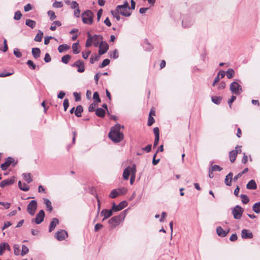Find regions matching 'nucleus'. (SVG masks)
Here are the masks:
<instances>
[{"mask_svg":"<svg viewBox=\"0 0 260 260\" xmlns=\"http://www.w3.org/2000/svg\"><path fill=\"white\" fill-rule=\"evenodd\" d=\"M119 124H116L113 126L109 133V138L115 143L121 142L123 139V134L120 132L121 128H123Z\"/></svg>","mask_w":260,"mask_h":260,"instance_id":"f257e3e1","label":"nucleus"},{"mask_svg":"<svg viewBox=\"0 0 260 260\" xmlns=\"http://www.w3.org/2000/svg\"><path fill=\"white\" fill-rule=\"evenodd\" d=\"M116 9L123 16L128 17L131 15L132 13L129 11L131 8L126 1L123 5H118Z\"/></svg>","mask_w":260,"mask_h":260,"instance_id":"f03ea898","label":"nucleus"},{"mask_svg":"<svg viewBox=\"0 0 260 260\" xmlns=\"http://www.w3.org/2000/svg\"><path fill=\"white\" fill-rule=\"evenodd\" d=\"M94 14L90 10L85 11L82 14V20L83 23L91 25L93 21Z\"/></svg>","mask_w":260,"mask_h":260,"instance_id":"7ed1b4c3","label":"nucleus"},{"mask_svg":"<svg viewBox=\"0 0 260 260\" xmlns=\"http://www.w3.org/2000/svg\"><path fill=\"white\" fill-rule=\"evenodd\" d=\"M125 211H124L123 214L118 216H114L109 220V223L111 225L112 228H115L119 224L122 220L125 217Z\"/></svg>","mask_w":260,"mask_h":260,"instance_id":"20e7f679","label":"nucleus"},{"mask_svg":"<svg viewBox=\"0 0 260 260\" xmlns=\"http://www.w3.org/2000/svg\"><path fill=\"white\" fill-rule=\"evenodd\" d=\"M243 209L239 205H236L232 209V214L236 219H240L242 216Z\"/></svg>","mask_w":260,"mask_h":260,"instance_id":"39448f33","label":"nucleus"},{"mask_svg":"<svg viewBox=\"0 0 260 260\" xmlns=\"http://www.w3.org/2000/svg\"><path fill=\"white\" fill-rule=\"evenodd\" d=\"M230 89L233 94L236 95H239L242 92L241 86L236 82H233L231 84Z\"/></svg>","mask_w":260,"mask_h":260,"instance_id":"423d86ee","label":"nucleus"},{"mask_svg":"<svg viewBox=\"0 0 260 260\" xmlns=\"http://www.w3.org/2000/svg\"><path fill=\"white\" fill-rule=\"evenodd\" d=\"M38 205L36 200H32L27 206V212L31 216L35 215L37 209Z\"/></svg>","mask_w":260,"mask_h":260,"instance_id":"0eeeda50","label":"nucleus"},{"mask_svg":"<svg viewBox=\"0 0 260 260\" xmlns=\"http://www.w3.org/2000/svg\"><path fill=\"white\" fill-rule=\"evenodd\" d=\"M99 54L100 55H102L104 54H105L108 50L109 49V45L108 43L106 42H104L103 41H102L100 42V44L99 46Z\"/></svg>","mask_w":260,"mask_h":260,"instance_id":"6e6552de","label":"nucleus"},{"mask_svg":"<svg viewBox=\"0 0 260 260\" xmlns=\"http://www.w3.org/2000/svg\"><path fill=\"white\" fill-rule=\"evenodd\" d=\"M126 192V189L125 188L118 189H113L111 191L110 194H109V197L111 198L114 199L121 194L125 193Z\"/></svg>","mask_w":260,"mask_h":260,"instance_id":"1a4fd4ad","label":"nucleus"},{"mask_svg":"<svg viewBox=\"0 0 260 260\" xmlns=\"http://www.w3.org/2000/svg\"><path fill=\"white\" fill-rule=\"evenodd\" d=\"M127 206V203L125 201L121 202L118 205H116L114 203L112 204V210L114 212L120 211Z\"/></svg>","mask_w":260,"mask_h":260,"instance_id":"9d476101","label":"nucleus"},{"mask_svg":"<svg viewBox=\"0 0 260 260\" xmlns=\"http://www.w3.org/2000/svg\"><path fill=\"white\" fill-rule=\"evenodd\" d=\"M194 20L190 17H185L182 21V26L184 28H188L192 26L193 24Z\"/></svg>","mask_w":260,"mask_h":260,"instance_id":"9b49d317","label":"nucleus"},{"mask_svg":"<svg viewBox=\"0 0 260 260\" xmlns=\"http://www.w3.org/2000/svg\"><path fill=\"white\" fill-rule=\"evenodd\" d=\"M72 67L78 68L77 71L79 73H83L85 71L84 62L81 60L76 61L74 64H72Z\"/></svg>","mask_w":260,"mask_h":260,"instance_id":"f8f14e48","label":"nucleus"},{"mask_svg":"<svg viewBox=\"0 0 260 260\" xmlns=\"http://www.w3.org/2000/svg\"><path fill=\"white\" fill-rule=\"evenodd\" d=\"M45 217V213L43 210H41L37 214L36 217L33 220L35 221L36 224L41 223L44 220Z\"/></svg>","mask_w":260,"mask_h":260,"instance_id":"ddd939ff","label":"nucleus"},{"mask_svg":"<svg viewBox=\"0 0 260 260\" xmlns=\"http://www.w3.org/2000/svg\"><path fill=\"white\" fill-rule=\"evenodd\" d=\"M103 38L102 36L100 35H95L93 36H91V40L93 45L95 47L99 46L100 42L103 41Z\"/></svg>","mask_w":260,"mask_h":260,"instance_id":"4468645a","label":"nucleus"},{"mask_svg":"<svg viewBox=\"0 0 260 260\" xmlns=\"http://www.w3.org/2000/svg\"><path fill=\"white\" fill-rule=\"evenodd\" d=\"M68 236L67 232L64 230H60L56 233V238L59 241H62Z\"/></svg>","mask_w":260,"mask_h":260,"instance_id":"2eb2a0df","label":"nucleus"},{"mask_svg":"<svg viewBox=\"0 0 260 260\" xmlns=\"http://www.w3.org/2000/svg\"><path fill=\"white\" fill-rule=\"evenodd\" d=\"M133 170V166L131 167H126L123 173V177L125 180H128L129 178V176L131 175L132 174Z\"/></svg>","mask_w":260,"mask_h":260,"instance_id":"dca6fc26","label":"nucleus"},{"mask_svg":"<svg viewBox=\"0 0 260 260\" xmlns=\"http://www.w3.org/2000/svg\"><path fill=\"white\" fill-rule=\"evenodd\" d=\"M241 237L243 239H252L253 238L252 233L248 230L243 229L241 231Z\"/></svg>","mask_w":260,"mask_h":260,"instance_id":"f3484780","label":"nucleus"},{"mask_svg":"<svg viewBox=\"0 0 260 260\" xmlns=\"http://www.w3.org/2000/svg\"><path fill=\"white\" fill-rule=\"evenodd\" d=\"M14 161V159L12 157H9L6 161L1 164V168L3 170H6L7 168L9 167L12 162Z\"/></svg>","mask_w":260,"mask_h":260,"instance_id":"a211bd4d","label":"nucleus"},{"mask_svg":"<svg viewBox=\"0 0 260 260\" xmlns=\"http://www.w3.org/2000/svg\"><path fill=\"white\" fill-rule=\"evenodd\" d=\"M229 232V229L227 231H226L225 230H223V229L220 226H217L216 228L217 234L221 237H225L228 235Z\"/></svg>","mask_w":260,"mask_h":260,"instance_id":"6ab92c4d","label":"nucleus"},{"mask_svg":"<svg viewBox=\"0 0 260 260\" xmlns=\"http://www.w3.org/2000/svg\"><path fill=\"white\" fill-rule=\"evenodd\" d=\"M113 211H114L113 210H112V208L111 209V210H109L107 209H103L101 212V214L104 216L103 220H104L105 219L110 217L113 214Z\"/></svg>","mask_w":260,"mask_h":260,"instance_id":"aec40b11","label":"nucleus"},{"mask_svg":"<svg viewBox=\"0 0 260 260\" xmlns=\"http://www.w3.org/2000/svg\"><path fill=\"white\" fill-rule=\"evenodd\" d=\"M59 223V221L56 218H53L50 223L49 232H51Z\"/></svg>","mask_w":260,"mask_h":260,"instance_id":"412c9836","label":"nucleus"},{"mask_svg":"<svg viewBox=\"0 0 260 260\" xmlns=\"http://www.w3.org/2000/svg\"><path fill=\"white\" fill-rule=\"evenodd\" d=\"M233 173L230 172L225 176L224 182L226 185L229 186L232 185V180L233 179Z\"/></svg>","mask_w":260,"mask_h":260,"instance_id":"4be33fe9","label":"nucleus"},{"mask_svg":"<svg viewBox=\"0 0 260 260\" xmlns=\"http://www.w3.org/2000/svg\"><path fill=\"white\" fill-rule=\"evenodd\" d=\"M14 182V179H7L2 181L0 183V186L1 187H4L6 186L11 185Z\"/></svg>","mask_w":260,"mask_h":260,"instance_id":"5701e85b","label":"nucleus"},{"mask_svg":"<svg viewBox=\"0 0 260 260\" xmlns=\"http://www.w3.org/2000/svg\"><path fill=\"white\" fill-rule=\"evenodd\" d=\"M31 52L34 57L37 59L40 56L41 50L38 48H33Z\"/></svg>","mask_w":260,"mask_h":260,"instance_id":"b1692460","label":"nucleus"},{"mask_svg":"<svg viewBox=\"0 0 260 260\" xmlns=\"http://www.w3.org/2000/svg\"><path fill=\"white\" fill-rule=\"evenodd\" d=\"M247 188L249 189H255L256 188V184L254 180H251L246 185Z\"/></svg>","mask_w":260,"mask_h":260,"instance_id":"393cba45","label":"nucleus"},{"mask_svg":"<svg viewBox=\"0 0 260 260\" xmlns=\"http://www.w3.org/2000/svg\"><path fill=\"white\" fill-rule=\"evenodd\" d=\"M136 172H137L136 166L135 164H134L133 165V170L132 174L131 175V177L130 179V183L131 185H132L134 183V181L135 180Z\"/></svg>","mask_w":260,"mask_h":260,"instance_id":"a878e982","label":"nucleus"},{"mask_svg":"<svg viewBox=\"0 0 260 260\" xmlns=\"http://www.w3.org/2000/svg\"><path fill=\"white\" fill-rule=\"evenodd\" d=\"M18 186L19 188L24 191H27L29 190V186L25 183H22L20 181L18 182Z\"/></svg>","mask_w":260,"mask_h":260,"instance_id":"bb28decb","label":"nucleus"},{"mask_svg":"<svg viewBox=\"0 0 260 260\" xmlns=\"http://www.w3.org/2000/svg\"><path fill=\"white\" fill-rule=\"evenodd\" d=\"M43 200H44V203L45 204L47 208L48 209V210L49 212H51L53 209L52 206L51 205V202L48 199H44Z\"/></svg>","mask_w":260,"mask_h":260,"instance_id":"cd10ccee","label":"nucleus"},{"mask_svg":"<svg viewBox=\"0 0 260 260\" xmlns=\"http://www.w3.org/2000/svg\"><path fill=\"white\" fill-rule=\"evenodd\" d=\"M95 114L100 117H103L105 115V111L102 108H98L95 110Z\"/></svg>","mask_w":260,"mask_h":260,"instance_id":"c85d7f7f","label":"nucleus"},{"mask_svg":"<svg viewBox=\"0 0 260 260\" xmlns=\"http://www.w3.org/2000/svg\"><path fill=\"white\" fill-rule=\"evenodd\" d=\"M230 161L232 162H234L237 155V150H233L230 152L229 154Z\"/></svg>","mask_w":260,"mask_h":260,"instance_id":"c756f323","label":"nucleus"},{"mask_svg":"<svg viewBox=\"0 0 260 260\" xmlns=\"http://www.w3.org/2000/svg\"><path fill=\"white\" fill-rule=\"evenodd\" d=\"M25 24L31 28H34L36 25V22L32 20L28 19L26 20Z\"/></svg>","mask_w":260,"mask_h":260,"instance_id":"7c9ffc66","label":"nucleus"},{"mask_svg":"<svg viewBox=\"0 0 260 260\" xmlns=\"http://www.w3.org/2000/svg\"><path fill=\"white\" fill-rule=\"evenodd\" d=\"M83 109L81 106H80V105L76 107L75 111V115L78 117H81V113L83 112Z\"/></svg>","mask_w":260,"mask_h":260,"instance_id":"2f4dec72","label":"nucleus"},{"mask_svg":"<svg viewBox=\"0 0 260 260\" xmlns=\"http://www.w3.org/2000/svg\"><path fill=\"white\" fill-rule=\"evenodd\" d=\"M43 37V32L41 30H39L38 33L36 36L34 40L36 42H40L42 41Z\"/></svg>","mask_w":260,"mask_h":260,"instance_id":"473e14b6","label":"nucleus"},{"mask_svg":"<svg viewBox=\"0 0 260 260\" xmlns=\"http://www.w3.org/2000/svg\"><path fill=\"white\" fill-rule=\"evenodd\" d=\"M69 48H70V46H69L68 45L62 44V45H60L58 46V50L59 52L62 53V52L67 50Z\"/></svg>","mask_w":260,"mask_h":260,"instance_id":"72a5a7b5","label":"nucleus"},{"mask_svg":"<svg viewBox=\"0 0 260 260\" xmlns=\"http://www.w3.org/2000/svg\"><path fill=\"white\" fill-rule=\"evenodd\" d=\"M61 25V23L59 21H55L51 24L50 29L54 31L56 29V27L60 26Z\"/></svg>","mask_w":260,"mask_h":260,"instance_id":"f704fd0d","label":"nucleus"},{"mask_svg":"<svg viewBox=\"0 0 260 260\" xmlns=\"http://www.w3.org/2000/svg\"><path fill=\"white\" fill-rule=\"evenodd\" d=\"M87 37H88V38L86 42L85 46L86 47H89L91 46V45H92V41L91 40V35L90 34L89 32H87Z\"/></svg>","mask_w":260,"mask_h":260,"instance_id":"c9c22d12","label":"nucleus"},{"mask_svg":"<svg viewBox=\"0 0 260 260\" xmlns=\"http://www.w3.org/2000/svg\"><path fill=\"white\" fill-rule=\"evenodd\" d=\"M252 210L256 213H260V202L255 203L253 205Z\"/></svg>","mask_w":260,"mask_h":260,"instance_id":"e433bc0d","label":"nucleus"},{"mask_svg":"<svg viewBox=\"0 0 260 260\" xmlns=\"http://www.w3.org/2000/svg\"><path fill=\"white\" fill-rule=\"evenodd\" d=\"M111 13L113 15L114 18H115L117 21H119L120 19V16L119 15V12L116 9L115 11H111Z\"/></svg>","mask_w":260,"mask_h":260,"instance_id":"4c0bfd02","label":"nucleus"},{"mask_svg":"<svg viewBox=\"0 0 260 260\" xmlns=\"http://www.w3.org/2000/svg\"><path fill=\"white\" fill-rule=\"evenodd\" d=\"M79 44L78 43H75L72 45L73 52L74 54H77L79 53L80 51L78 49Z\"/></svg>","mask_w":260,"mask_h":260,"instance_id":"58836bf2","label":"nucleus"},{"mask_svg":"<svg viewBox=\"0 0 260 260\" xmlns=\"http://www.w3.org/2000/svg\"><path fill=\"white\" fill-rule=\"evenodd\" d=\"M234 74L235 72L232 69H229L226 71V76L229 79H231L233 78Z\"/></svg>","mask_w":260,"mask_h":260,"instance_id":"ea45409f","label":"nucleus"},{"mask_svg":"<svg viewBox=\"0 0 260 260\" xmlns=\"http://www.w3.org/2000/svg\"><path fill=\"white\" fill-rule=\"evenodd\" d=\"M240 197L241 199L242 202L243 204H246L249 202V199L246 195L242 194H241Z\"/></svg>","mask_w":260,"mask_h":260,"instance_id":"a19ab883","label":"nucleus"},{"mask_svg":"<svg viewBox=\"0 0 260 260\" xmlns=\"http://www.w3.org/2000/svg\"><path fill=\"white\" fill-rule=\"evenodd\" d=\"M98 106V104L95 102L91 104L88 107V111L89 112H93L95 111V108Z\"/></svg>","mask_w":260,"mask_h":260,"instance_id":"79ce46f5","label":"nucleus"},{"mask_svg":"<svg viewBox=\"0 0 260 260\" xmlns=\"http://www.w3.org/2000/svg\"><path fill=\"white\" fill-rule=\"evenodd\" d=\"M23 178L24 180L27 182V183H30L32 179L31 178L30 174L29 173L28 174H23Z\"/></svg>","mask_w":260,"mask_h":260,"instance_id":"37998d69","label":"nucleus"},{"mask_svg":"<svg viewBox=\"0 0 260 260\" xmlns=\"http://www.w3.org/2000/svg\"><path fill=\"white\" fill-rule=\"evenodd\" d=\"M93 99L94 101V102H95L96 103L101 102V99L99 94L98 92L96 91L93 93Z\"/></svg>","mask_w":260,"mask_h":260,"instance_id":"c03bdc74","label":"nucleus"},{"mask_svg":"<svg viewBox=\"0 0 260 260\" xmlns=\"http://www.w3.org/2000/svg\"><path fill=\"white\" fill-rule=\"evenodd\" d=\"M71 59V56L69 55H65L61 58V61L64 63H68Z\"/></svg>","mask_w":260,"mask_h":260,"instance_id":"a18cd8bd","label":"nucleus"},{"mask_svg":"<svg viewBox=\"0 0 260 260\" xmlns=\"http://www.w3.org/2000/svg\"><path fill=\"white\" fill-rule=\"evenodd\" d=\"M222 98L220 96H212V101L216 104H220Z\"/></svg>","mask_w":260,"mask_h":260,"instance_id":"49530a36","label":"nucleus"},{"mask_svg":"<svg viewBox=\"0 0 260 260\" xmlns=\"http://www.w3.org/2000/svg\"><path fill=\"white\" fill-rule=\"evenodd\" d=\"M28 251H29L28 248L27 246H26L25 245H23L22 246V250H21V255H22V256L24 255L25 254L27 253L28 252Z\"/></svg>","mask_w":260,"mask_h":260,"instance_id":"de8ad7c7","label":"nucleus"},{"mask_svg":"<svg viewBox=\"0 0 260 260\" xmlns=\"http://www.w3.org/2000/svg\"><path fill=\"white\" fill-rule=\"evenodd\" d=\"M47 13L51 20H53L56 18V16L55 14V13L53 11L49 10L48 11Z\"/></svg>","mask_w":260,"mask_h":260,"instance_id":"09e8293b","label":"nucleus"},{"mask_svg":"<svg viewBox=\"0 0 260 260\" xmlns=\"http://www.w3.org/2000/svg\"><path fill=\"white\" fill-rule=\"evenodd\" d=\"M21 16L22 14L21 13L20 11H17L15 13L14 19L16 20H19L21 19Z\"/></svg>","mask_w":260,"mask_h":260,"instance_id":"8fccbe9b","label":"nucleus"},{"mask_svg":"<svg viewBox=\"0 0 260 260\" xmlns=\"http://www.w3.org/2000/svg\"><path fill=\"white\" fill-rule=\"evenodd\" d=\"M14 54L18 58H20L22 56V53L18 48H15L13 51Z\"/></svg>","mask_w":260,"mask_h":260,"instance_id":"3c124183","label":"nucleus"},{"mask_svg":"<svg viewBox=\"0 0 260 260\" xmlns=\"http://www.w3.org/2000/svg\"><path fill=\"white\" fill-rule=\"evenodd\" d=\"M110 63V60L109 59H104L102 63L100 66V68H103L107 65H108Z\"/></svg>","mask_w":260,"mask_h":260,"instance_id":"603ef678","label":"nucleus"},{"mask_svg":"<svg viewBox=\"0 0 260 260\" xmlns=\"http://www.w3.org/2000/svg\"><path fill=\"white\" fill-rule=\"evenodd\" d=\"M0 246H2L4 248V251L6 249L9 251L11 250V248L7 243H2L0 244Z\"/></svg>","mask_w":260,"mask_h":260,"instance_id":"864d4df0","label":"nucleus"},{"mask_svg":"<svg viewBox=\"0 0 260 260\" xmlns=\"http://www.w3.org/2000/svg\"><path fill=\"white\" fill-rule=\"evenodd\" d=\"M27 64L29 66L30 68L32 70H35L36 66L34 63L33 61L31 60H28L27 61Z\"/></svg>","mask_w":260,"mask_h":260,"instance_id":"5fc2aeb1","label":"nucleus"},{"mask_svg":"<svg viewBox=\"0 0 260 260\" xmlns=\"http://www.w3.org/2000/svg\"><path fill=\"white\" fill-rule=\"evenodd\" d=\"M20 250L19 249V247L18 245H14V254L16 255H18L20 253Z\"/></svg>","mask_w":260,"mask_h":260,"instance_id":"6e6d98bb","label":"nucleus"},{"mask_svg":"<svg viewBox=\"0 0 260 260\" xmlns=\"http://www.w3.org/2000/svg\"><path fill=\"white\" fill-rule=\"evenodd\" d=\"M211 168L212 169V171H221L222 170V168L216 165L212 166Z\"/></svg>","mask_w":260,"mask_h":260,"instance_id":"4d7b16f0","label":"nucleus"},{"mask_svg":"<svg viewBox=\"0 0 260 260\" xmlns=\"http://www.w3.org/2000/svg\"><path fill=\"white\" fill-rule=\"evenodd\" d=\"M63 5L60 2H55L53 4V7L56 8H61Z\"/></svg>","mask_w":260,"mask_h":260,"instance_id":"13d9d810","label":"nucleus"},{"mask_svg":"<svg viewBox=\"0 0 260 260\" xmlns=\"http://www.w3.org/2000/svg\"><path fill=\"white\" fill-rule=\"evenodd\" d=\"M236 96L235 95H232L230 99L228 100V104L230 108H231L232 104L236 100Z\"/></svg>","mask_w":260,"mask_h":260,"instance_id":"bf43d9fd","label":"nucleus"},{"mask_svg":"<svg viewBox=\"0 0 260 260\" xmlns=\"http://www.w3.org/2000/svg\"><path fill=\"white\" fill-rule=\"evenodd\" d=\"M118 57V53L117 50H115L111 54L110 57L116 59Z\"/></svg>","mask_w":260,"mask_h":260,"instance_id":"052dcab7","label":"nucleus"},{"mask_svg":"<svg viewBox=\"0 0 260 260\" xmlns=\"http://www.w3.org/2000/svg\"><path fill=\"white\" fill-rule=\"evenodd\" d=\"M63 107H64V111H67L68 108L69 107V101L67 99H66L64 101H63Z\"/></svg>","mask_w":260,"mask_h":260,"instance_id":"680f3d73","label":"nucleus"},{"mask_svg":"<svg viewBox=\"0 0 260 260\" xmlns=\"http://www.w3.org/2000/svg\"><path fill=\"white\" fill-rule=\"evenodd\" d=\"M71 7L72 9H76L79 8V5L76 1H73Z\"/></svg>","mask_w":260,"mask_h":260,"instance_id":"e2e57ef3","label":"nucleus"},{"mask_svg":"<svg viewBox=\"0 0 260 260\" xmlns=\"http://www.w3.org/2000/svg\"><path fill=\"white\" fill-rule=\"evenodd\" d=\"M154 121L155 120L154 118L152 117L151 116H149L147 123L148 125H151L154 122Z\"/></svg>","mask_w":260,"mask_h":260,"instance_id":"0e129e2a","label":"nucleus"},{"mask_svg":"<svg viewBox=\"0 0 260 260\" xmlns=\"http://www.w3.org/2000/svg\"><path fill=\"white\" fill-rule=\"evenodd\" d=\"M99 59V57L98 56H91L90 58V62L91 63H93L95 61H97Z\"/></svg>","mask_w":260,"mask_h":260,"instance_id":"69168bd1","label":"nucleus"},{"mask_svg":"<svg viewBox=\"0 0 260 260\" xmlns=\"http://www.w3.org/2000/svg\"><path fill=\"white\" fill-rule=\"evenodd\" d=\"M152 145L151 144L148 145L146 147L142 148V150L147 152H149L151 150Z\"/></svg>","mask_w":260,"mask_h":260,"instance_id":"338daca9","label":"nucleus"},{"mask_svg":"<svg viewBox=\"0 0 260 260\" xmlns=\"http://www.w3.org/2000/svg\"><path fill=\"white\" fill-rule=\"evenodd\" d=\"M51 58L50 56V55L47 53L45 54V57H44V60L46 62H49L51 61Z\"/></svg>","mask_w":260,"mask_h":260,"instance_id":"774afa93","label":"nucleus"}]
</instances>
